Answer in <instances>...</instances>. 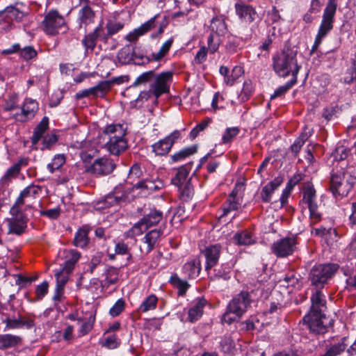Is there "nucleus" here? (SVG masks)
Masks as SVG:
<instances>
[{
    "instance_id": "obj_1",
    "label": "nucleus",
    "mask_w": 356,
    "mask_h": 356,
    "mask_svg": "<svg viewBox=\"0 0 356 356\" xmlns=\"http://www.w3.org/2000/svg\"><path fill=\"white\" fill-rule=\"evenodd\" d=\"M311 307L303 318L302 321L307 324L310 331L316 334H323L327 331V326L324 324L327 302L325 296L320 290L316 289L310 298Z\"/></svg>"
},
{
    "instance_id": "obj_2",
    "label": "nucleus",
    "mask_w": 356,
    "mask_h": 356,
    "mask_svg": "<svg viewBox=\"0 0 356 356\" xmlns=\"http://www.w3.org/2000/svg\"><path fill=\"white\" fill-rule=\"evenodd\" d=\"M300 67L296 54L292 51L283 50L273 57V68L279 76L285 78L291 74L292 78L298 79Z\"/></svg>"
},
{
    "instance_id": "obj_3",
    "label": "nucleus",
    "mask_w": 356,
    "mask_h": 356,
    "mask_svg": "<svg viewBox=\"0 0 356 356\" xmlns=\"http://www.w3.org/2000/svg\"><path fill=\"white\" fill-rule=\"evenodd\" d=\"M104 132L108 136V140L106 145L111 154L118 156L127 149L128 145L124 138L126 133L123 125L109 124L105 128Z\"/></svg>"
},
{
    "instance_id": "obj_4",
    "label": "nucleus",
    "mask_w": 356,
    "mask_h": 356,
    "mask_svg": "<svg viewBox=\"0 0 356 356\" xmlns=\"http://www.w3.org/2000/svg\"><path fill=\"white\" fill-rule=\"evenodd\" d=\"M356 182V177L343 172H333L330 179V191L335 198L347 196Z\"/></svg>"
},
{
    "instance_id": "obj_5",
    "label": "nucleus",
    "mask_w": 356,
    "mask_h": 356,
    "mask_svg": "<svg viewBox=\"0 0 356 356\" xmlns=\"http://www.w3.org/2000/svg\"><path fill=\"white\" fill-rule=\"evenodd\" d=\"M159 17V15H155L153 17L150 18L148 21L141 24L138 28L134 29L132 32L129 33L127 35V40L133 42L136 40L140 36L143 35L146 33L153 29H156V31L152 33L150 38L152 39L159 38L164 31L165 24L159 23L156 19Z\"/></svg>"
},
{
    "instance_id": "obj_6",
    "label": "nucleus",
    "mask_w": 356,
    "mask_h": 356,
    "mask_svg": "<svg viewBox=\"0 0 356 356\" xmlns=\"http://www.w3.org/2000/svg\"><path fill=\"white\" fill-rule=\"evenodd\" d=\"M337 270L338 265L334 264L315 265L310 272V279L312 285L316 288H323Z\"/></svg>"
},
{
    "instance_id": "obj_7",
    "label": "nucleus",
    "mask_w": 356,
    "mask_h": 356,
    "mask_svg": "<svg viewBox=\"0 0 356 356\" xmlns=\"http://www.w3.org/2000/svg\"><path fill=\"white\" fill-rule=\"evenodd\" d=\"M19 109L11 114L10 118L17 122L25 123L35 118L39 111V103L36 99L26 97L20 104Z\"/></svg>"
},
{
    "instance_id": "obj_8",
    "label": "nucleus",
    "mask_w": 356,
    "mask_h": 356,
    "mask_svg": "<svg viewBox=\"0 0 356 356\" xmlns=\"http://www.w3.org/2000/svg\"><path fill=\"white\" fill-rule=\"evenodd\" d=\"M42 25L47 35H56L66 26V22L64 17L57 10L51 9L44 15Z\"/></svg>"
},
{
    "instance_id": "obj_9",
    "label": "nucleus",
    "mask_w": 356,
    "mask_h": 356,
    "mask_svg": "<svg viewBox=\"0 0 356 356\" xmlns=\"http://www.w3.org/2000/svg\"><path fill=\"white\" fill-rule=\"evenodd\" d=\"M173 72L171 71L162 72L156 74L153 82L149 85L151 91H153V96L155 102L163 94L170 92V85L172 83Z\"/></svg>"
},
{
    "instance_id": "obj_10",
    "label": "nucleus",
    "mask_w": 356,
    "mask_h": 356,
    "mask_svg": "<svg viewBox=\"0 0 356 356\" xmlns=\"http://www.w3.org/2000/svg\"><path fill=\"white\" fill-rule=\"evenodd\" d=\"M337 8V0L327 1L316 35L324 39L328 33L332 31L333 29Z\"/></svg>"
},
{
    "instance_id": "obj_11",
    "label": "nucleus",
    "mask_w": 356,
    "mask_h": 356,
    "mask_svg": "<svg viewBox=\"0 0 356 356\" xmlns=\"http://www.w3.org/2000/svg\"><path fill=\"white\" fill-rule=\"evenodd\" d=\"M252 302L251 295L248 291H241L229 302L227 307L233 315L241 317L248 310Z\"/></svg>"
},
{
    "instance_id": "obj_12",
    "label": "nucleus",
    "mask_w": 356,
    "mask_h": 356,
    "mask_svg": "<svg viewBox=\"0 0 356 356\" xmlns=\"http://www.w3.org/2000/svg\"><path fill=\"white\" fill-rule=\"evenodd\" d=\"M163 218V213L156 209H150L149 213H145L143 217L131 228L134 235L138 236L151 227L157 225Z\"/></svg>"
},
{
    "instance_id": "obj_13",
    "label": "nucleus",
    "mask_w": 356,
    "mask_h": 356,
    "mask_svg": "<svg viewBox=\"0 0 356 356\" xmlns=\"http://www.w3.org/2000/svg\"><path fill=\"white\" fill-rule=\"evenodd\" d=\"M31 207H32L30 204L25 205L24 211L22 210V208L17 207V213H12L11 209H10V214L12 217L7 219L9 234L21 235L25 232L27 220L23 212L27 211Z\"/></svg>"
},
{
    "instance_id": "obj_14",
    "label": "nucleus",
    "mask_w": 356,
    "mask_h": 356,
    "mask_svg": "<svg viewBox=\"0 0 356 356\" xmlns=\"http://www.w3.org/2000/svg\"><path fill=\"white\" fill-rule=\"evenodd\" d=\"M115 168L114 161L110 158L104 156L95 159L92 164L86 166V172L95 176H102L111 173Z\"/></svg>"
},
{
    "instance_id": "obj_15",
    "label": "nucleus",
    "mask_w": 356,
    "mask_h": 356,
    "mask_svg": "<svg viewBox=\"0 0 356 356\" xmlns=\"http://www.w3.org/2000/svg\"><path fill=\"white\" fill-rule=\"evenodd\" d=\"M181 138V131L175 130L164 138L159 140L152 145V152L157 156L166 155L174 143Z\"/></svg>"
},
{
    "instance_id": "obj_16",
    "label": "nucleus",
    "mask_w": 356,
    "mask_h": 356,
    "mask_svg": "<svg viewBox=\"0 0 356 356\" xmlns=\"http://www.w3.org/2000/svg\"><path fill=\"white\" fill-rule=\"evenodd\" d=\"M42 188L38 185L31 184L24 188L11 207V212L17 213V207L22 208L28 202V199H35L41 193Z\"/></svg>"
},
{
    "instance_id": "obj_17",
    "label": "nucleus",
    "mask_w": 356,
    "mask_h": 356,
    "mask_svg": "<svg viewBox=\"0 0 356 356\" xmlns=\"http://www.w3.org/2000/svg\"><path fill=\"white\" fill-rule=\"evenodd\" d=\"M296 245L295 238L286 237L275 241L271 246V251L277 257H285L293 252Z\"/></svg>"
},
{
    "instance_id": "obj_18",
    "label": "nucleus",
    "mask_w": 356,
    "mask_h": 356,
    "mask_svg": "<svg viewBox=\"0 0 356 356\" xmlns=\"http://www.w3.org/2000/svg\"><path fill=\"white\" fill-rule=\"evenodd\" d=\"M237 17L241 22L250 24L259 18V15L254 7L245 2H237L234 5Z\"/></svg>"
},
{
    "instance_id": "obj_19",
    "label": "nucleus",
    "mask_w": 356,
    "mask_h": 356,
    "mask_svg": "<svg viewBox=\"0 0 356 356\" xmlns=\"http://www.w3.org/2000/svg\"><path fill=\"white\" fill-rule=\"evenodd\" d=\"M111 89V82L102 81L99 82L94 87L84 89L79 91L75 95L76 99H81L84 97H104Z\"/></svg>"
},
{
    "instance_id": "obj_20",
    "label": "nucleus",
    "mask_w": 356,
    "mask_h": 356,
    "mask_svg": "<svg viewBox=\"0 0 356 356\" xmlns=\"http://www.w3.org/2000/svg\"><path fill=\"white\" fill-rule=\"evenodd\" d=\"M104 34V29L103 26L100 24L93 31L86 34L81 40V44L84 47V54L87 55L88 53H92L97 45L98 39H101Z\"/></svg>"
},
{
    "instance_id": "obj_21",
    "label": "nucleus",
    "mask_w": 356,
    "mask_h": 356,
    "mask_svg": "<svg viewBox=\"0 0 356 356\" xmlns=\"http://www.w3.org/2000/svg\"><path fill=\"white\" fill-rule=\"evenodd\" d=\"M242 198L238 196L236 188H234L228 196L227 199L222 206V213L219 216V220L225 222V218L232 211H236L241 207Z\"/></svg>"
},
{
    "instance_id": "obj_22",
    "label": "nucleus",
    "mask_w": 356,
    "mask_h": 356,
    "mask_svg": "<svg viewBox=\"0 0 356 356\" xmlns=\"http://www.w3.org/2000/svg\"><path fill=\"white\" fill-rule=\"evenodd\" d=\"M128 199V193L122 185L116 186L113 191L105 196L103 204L105 207H111L125 202Z\"/></svg>"
},
{
    "instance_id": "obj_23",
    "label": "nucleus",
    "mask_w": 356,
    "mask_h": 356,
    "mask_svg": "<svg viewBox=\"0 0 356 356\" xmlns=\"http://www.w3.org/2000/svg\"><path fill=\"white\" fill-rule=\"evenodd\" d=\"M222 247L220 244L206 247L201 252L205 257V270L209 272L218 262Z\"/></svg>"
},
{
    "instance_id": "obj_24",
    "label": "nucleus",
    "mask_w": 356,
    "mask_h": 356,
    "mask_svg": "<svg viewBox=\"0 0 356 356\" xmlns=\"http://www.w3.org/2000/svg\"><path fill=\"white\" fill-rule=\"evenodd\" d=\"M302 198L299 202L302 209L314 208L317 204L316 190L312 183H306L302 191Z\"/></svg>"
},
{
    "instance_id": "obj_25",
    "label": "nucleus",
    "mask_w": 356,
    "mask_h": 356,
    "mask_svg": "<svg viewBox=\"0 0 356 356\" xmlns=\"http://www.w3.org/2000/svg\"><path fill=\"white\" fill-rule=\"evenodd\" d=\"M207 304V301L203 297L193 300L188 310V321L191 323L197 321L202 317Z\"/></svg>"
},
{
    "instance_id": "obj_26",
    "label": "nucleus",
    "mask_w": 356,
    "mask_h": 356,
    "mask_svg": "<svg viewBox=\"0 0 356 356\" xmlns=\"http://www.w3.org/2000/svg\"><path fill=\"white\" fill-rule=\"evenodd\" d=\"M86 4L79 10L77 16V23L79 29H83L85 31L87 27L93 24L95 18V13L88 3Z\"/></svg>"
},
{
    "instance_id": "obj_27",
    "label": "nucleus",
    "mask_w": 356,
    "mask_h": 356,
    "mask_svg": "<svg viewBox=\"0 0 356 356\" xmlns=\"http://www.w3.org/2000/svg\"><path fill=\"white\" fill-rule=\"evenodd\" d=\"M60 254L64 259L63 264L60 267L63 268L67 272H72L80 259L81 254L73 249H65Z\"/></svg>"
},
{
    "instance_id": "obj_28",
    "label": "nucleus",
    "mask_w": 356,
    "mask_h": 356,
    "mask_svg": "<svg viewBox=\"0 0 356 356\" xmlns=\"http://www.w3.org/2000/svg\"><path fill=\"white\" fill-rule=\"evenodd\" d=\"M0 13L3 15V20L6 21L8 23L7 30H10L12 28V24L10 21L15 20L19 22L22 21L25 16L23 11L13 6H7L4 10H1Z\"/></svg>"
},
{
    "instance_id": "obj_29",
    "label": "nucleus",
    "mask_w": 356,
    "mask_h": 356,
    "mask_svg": "<svg viewBox=\"0 0 356 356\" xmlns=\"http://www.w3.org/2000/svg\"><path fill=\"white\" fill-rule=\"evenodd\" d=\"M201 261L199 258L192 259L186 262L181 268V273L185 278L195 279L200 273Z\"/></svg>"
},
{
    "instance_id": "obj_30",
    "label": "nucleus",
    "mask_w": 356,
    "mask_h": 356,
    "mask_svg": "<svg viewBox=\"0 0 356 356\" xmlns=\"http://www.w3.org/2000/svg\"><path fill=\"white\" fill-rule=\"evenodd\" d=\"M3 323L6 324L4 331L9 330L21 329L26 327V329H31L34 326V321L31 319H26L22 317L18 318H6L3 321Z\"/></svg>"
},
{
    "instance_id": "obj_31",
    "label": "nucleus",
    "mask_w": 356,
    "mask_h": 356,
    "mask_svg": "<svg viewBox=\"0 0 356 356\" xmlns=\"http://www.w3.org/2000/svg\"><path fill=\"white\" fill-rule=\"evenodd\" d=\"M191 163H187L179 168L174 177L171 179V183L177 187L186 184L188 182H191V179L188 178V175L191 171Z\"/></svg>"
},
{
    "instance_id": "obj_32",
    "label": "nucleus",
    "mask_w": 356,
    "mask_h": 356,
    "mask_svg": "<svg viewBox=\"0 0 356 356\" xmlns=\"http://www.w3.org/2000/svg\"><path fill=\"white\" fill-rule=\"evenodd\" d=\"M162 234L163 231L161 229H154L148 232L145 235L142 241L147 245L146 254L149 253L155 248Z\"/></svg>"
},
{
    "instance_id": "obj_33",
    "label": "nucleus",
    "mask_w": 356,
    "mask_h": 356,
    "mask_svg": "<svg viewBox=\"0 0 356 356\" xmlns=\"http://www.w3.org/2000/svg\"><path fill=\"white\" fill-rule=\"evenodd\" d=\"M197 151V146L195 145L184 147L170 156V163H175L181 162L191 156L195 154Z\"/></svg>"
},
{
    "instance_id": "obj_34",
    "label": "nucleus",
    "mask_w": 356,
    "mask_h": 356,
    "mask_svg": "<svg viewBox=\"0 0 356 356\" xmlns=\"http://www.w3.org/2000/svg\"><path fill=\"white\" fill-rule=\"evenodd\" d=\"M19 96L16 92L8 93L3 99L1 107L4 111H13L19 108Z\"/></svg>"
},
{
    "instance_id": "obj_35",
    "label": "nucleus",
    "mask_w": 356,
    "mask_h": 356,
    "mask_svg": "<svg viewBox=\"0 0 356 356\" xmlns=\"http://www.w3.org/2000/svg\"><path fill=\"white\" fill-rule=\"evenodd\" d=\"M209 30L210 34H214L218 36L224 35L227 31V24L223 18L221 17H213L211 20Z\"/></svg>"
},
{
    "instance_id": "obj_36",
    "label": "nucleus",
    "mask_w": 356,
    "mask_h": 356,
    "mask_svg": "<svg viewBox=\"0 0 356 356\" xmlns=\"http://www.w3.org/2000/svg\"><path fill=\"white\" fill-rule=\"evenodd\" d=\"M233 240L238 245H250L255 243L252 234L246 229L236 232L233 236Z\"/></svg>"
},
{
    "instance_id": "obj_37",
    "label": "nucleus",
    "mask_w": 356,
    "mask_h": 356,
    "mask_svg": "<svg viewBox=\"0 0 356 356\" xmlns=\"http://www.w3.org/2000/svg\"><path fill=\"white\" fill-rule=\"evenodd\" d=\"M169 282L178 290L177 293L179 296H184L190 287L188 282L181 279L177 273H174L170 276Z\"/></svg>"
},
{
    "instance_id": "obj_38",
    "label": "nucleus",
    "mask_w": 356,
    "mask_h": 356,
    "mask_svg": "<svg viewBox=\"0 0 356 356\" xmlns=\"http://www.w3.org/2000/svg\"><path fill=\"white\" fill-rule=\"evenodd\" d=\"M49 128V118L44 116L39 124L34 129L31 136V141L33 144H36L43 137L44 133Z\"/></svg>"
},
{
    "instance_id": "obj_39",
    "label": "nucleus",
    "mask_w": 356,
    "mask_h": 356,
    "mask_svg": "<svg viewBox=\"0 0 356 356\" xmlns=\"http://www.w3.org/2000/svg\"><path fill=\"white\" fill-rule=\"evenodd\" d=\"M22 339L19 336L10 334H0V349H7L19 344Z\"/></svg>"
},
{
    "instance_id": "obj_40",
    "label": "nucleus",
    "mask_w": 356,
    "mask_h": 356,
    "mask_svg": "<svg viewBox=\"0 0 356 356\" xmlns=\"http://www.w3.org/2000/svg\"><path fill=\"white\" fill-rule=\"evenodd\" d=\"M158 300V298L154 294L147 296L139 305L138 311L139 312L146 313L155 309L157 306Z\"/></svg>"
},
{
    "instance_id": "obj_41",
    "label": "nucleus",
    "mask_w": 356,
    "mask_h": 356,
    "mask_svg": "<svg viewBox=\"0 0 356 356\" xmlns=\"http://www.w3.org/2000/svg\"><path fill=\"white\" fill-rule=\"evenodd\" d=\"M242 42V38L232 35L228 36L225 45L226 53L228 54L237 53L241 49Z\"/></svg>"
},
{
    "instance_id": "obj_42",
    "label": "nucleus",
    "mask_w": 356,
    "mask_h": 356,
    "mask_svg": "<svg viewBox=\"0 0 356 356\" xmlns=\"http://www.w3.org/2000/svg\"><path fill=\"white\" fill-rule=\"evenodd\" d=\"M88 232L89 229L87 227L79 229L74 235V245L81 248H85L89 243Z\"/></svg>"
},
{
    "instance_id": "obj_43",
    "label": "nucleus",
    "mask_w": 356,
    "mask_h": 356,
    "mask_svg": "<svg viewBox=\"0 0 356 356\" xmlns=\"http://www.w3.org/2000/svg\"><path fill=\"white\" fill-rule=\"evenodd\" d=\"M100 344L108 349H115L121 344V340L115 334H104L100 340Z\"/></svg>"
},
{
    "instance_id": "obj_44",
    "label": "nucleus",
    "mask_w": 356,
    "mask_h": 356,
    "mask_svg": "<svg viewBox=\"0 0 356 356\" xmlns=\"http://www.w3.org/2000/svg\"><path fill=\"white\" fill-rule=\"evenodd\" d=\"M173 38L167 40L160 47L158 52L152 53V59L156 62H160L168 54L173 43Z\"/></svg>"
},
{
    "instance_id": "obj_45",
    "label": "nucleus",
    "mask_w": 356,
    "mask_h": 356,
    "mask_svg": "<svg viewBox=\"0 0 356 356\" xmlns=\"http://www.w3.org/2000/svg\"><path fill=\"white\" fill-rule=\"evenodd\" d=\"M66 161L65 156L63 154H56L52 159L51 163L47 165V170L50 173L53 174L56 170H59L65 164Z\"/></svg>"
},
{
    "instance_id": "obj_46",
    "label": "nucleus",
    "mask_w": 356,
    "mask_h": 356,
    "mask_svg": "<svg viewBox=\"0 0 356 356\" xmlns=\"http://www.w3.org/2000/svg\"><path fill=\"white\" fill-rule=\"evenodd\" d=\"M346 337H342L339 342L330 345L327 350L326 353L329 356H338L341 354L347 347L346 343Z\"/></svg>"
},
{
    "instance_id": "obj_47",
    "label": "nucleus",
    "mask_w": 356,
    "mask_h": 356,
    "mask_svg": "<svg viewBox=\"0 0 356 356\" xmlns=\"http://www.w3.org/2000/svg\"><path fill=\"white\" fill-rule=\"evenodd\" d=\"M310 136V134H308L305 131L302 132L300 136L295 140L293 143L290 146V150L295 156L298 155L302 147L308 140Z\"/></svg>"
},
{
    "instance_id": "obj_48",
    "label": "nucleus",
    "mask_w": 356,
    "mask_h": 356,
    "mask_svg": "<svg viewBox=\"0 0 356 356\" xmlns=\"http://www.w3.org/2000/svg\"><path fill=\"white\" fill-rule=\"evenodd\" d=\"M179 193V197L184 202H188L192 199L194 195V188L191 182L177 187Z\"/></svg>"
},
{
    "instance_id": "obj_49",
    "label": "nucleus",
    "mask_w": 356,
    "mask_h": 356,
    "mask_svg": "<svg viewBox=\"0 0 356 356\" xmlns=\"http://www.w3.org/2000/svg\"><path fill=\"white\" fill-rule=\"evenodd\" d=\"M253 92L252 83L250 80H245L243 82V88L238 95L239 102H244L248 101Z\"/></svg>"
},
{
    "instance_id": "obj_50",
    "label": "nucleus",
    "mask_w": 356,
    "mask_h": 356,
    "mask_svg": "<svg viewBox=\"0 0 356 356\" xmlns=\"http://www.w3.org/2000/svg\"><path fill=\"white\" fill-rule=\"evenodd\" d=\"M232 267L233 264H229V263L222 264L219 268L214 269V276L224 280H227L230 278L229 274Z\"/></svg>"
},
{
    "instance_id": "obj_51",
    "label": "nucleus",
    "mask_w": 356,
    "mask_h": 356,
    "mask_svg": "<svg viewBox=\"0 0 356 356\" xmlns=\"http://www.w3.org/2000/svg\"><path fill=\"white\" fill-rule=\"evenodd\" d=\"M156 73L154 70H149L140 74L134 81L132 86L136 87L140 85L145 84L151 81L153 82Z\"/></svg>"
},
{
    "instance_id": "obj_52",
    "label": "nucleus",
    "mask_w": 356,
    "mask_h": 356,
    "mask_svg": "<svg viewBox=\"0 0 356 356\" xmlns=\"http://www.w3.org/2000/svg\"><path fill=\"white\" fill-rule=\"evenodd\" d=\"M288 307V303L286 302H279L278 300H272L270 302L269 307L266 313L270 314H280L283 310Z\"/></svg>"
},
{
    "instance_id": "obj_53",
    "label": "nucleus",
    "mask_w": 356,
    "mask_h": 356,
    "mask_svg": "<svg viewBox=\"0 0 356 356\" xmlns=\"http://www.w3.org/2000/svg\"><path fill=\"white\" fill-rule=\"evenodd\" d=\"M284 19L280 15V10L275 7L273 6L270 10L267 12L266 22L269 24H280Z\"/></svg>"
},
{
    "instance_id": "obj_54",
    "label": "nucleus",
    "mask_w": 356,
    "mask_h": 356,
    "mask_svg": "<svg viewBox=\"0 0 356 356\" xmlns=\"http://www.w3.org/2000/svg\"><path fill=\"white\" fill-rule=\"evenodd\" d=\"M298 79L296 77L291 78V80L287 81L284 85L279 86L275 89L274 93L271 95L270 99H275L276 97L282 96L287 91H289L294 85L297 83Z\"/></svg>"
},
{
    "instance_id": "obj_55",
    "label": "nucleus",
    "mask_w": 356,
    "mask_h": 356,
    "mask_svg": "<svg viewBox=\"0 0 356 356\" xmlns=\"http://www.w3.org/2000/svg\"><path fill=\"white\" fill-rule=\"evenodd\" d=\"M221 43V39L220 36L216 35L209 34L207 38V50L209 54H214L219 49Z\"/></svg>"
},
{
    "instance_id": "obj_56",
    "label": "nucleus",
    "mask_w": 356,
    "mask_h": 356,
    "mask_svg": "<svg viewBox=\"0 0 356 356\" xmlns=\"http://www.w3.org/2000/svg\"><path fill=\"white\" fill-rule=\"evenodd\" d=\"M37 56V51L31 45L25 46L23 48L21 47L19 51V57L26 62L35 58Z\"/></svg>"
},
{
    "instance_id": "obj_57",
    "label": "nucleus",
    "mask_w": 356,
    "mask_h": 356,
    "mask_svg": "<svg viewBox=\"0 0 356 356\" xmlns=\"http://www.w3.org/2000/svg\"><path fill=\"white\" fill-rule=\"evenodd\" d=\"M350 149L343 145H338L332 153L334 161H340L345 160L349 155Z\"/></svg>"
},
{
    "instance_id": "obj_58",
    "label": "nucleus",
    "mask_w": 356,
    "mask_h": 356,
    "mask_svg": "<svg viewBox=\"0 0 356 356\" xmlns=\"http://www.w3.org/2000/svg\"><path fill=\"white\" fill-rule=\"evenodd\" d=\"M239 131V129L236 127L227 128L222 134L221 144L231 143Z\"/></svg>"
},
{
    "instance_id": "obj_59",
    "label": "nucleus",
    "mask_w": 356,
    "mask_h": 356,
    "mask_svg": "<svg viewBox=\"0 0 356 356\" xmlns=\"http://www.w3.org/2000/svg\"><path fill=\"white\" fill-rule=\"evenodd\" d=\"M72 272H67L63 268L60 267L55 270V277L56 279V286L64 287L67 282L69 275Z\"/></svg>"
},
{
    "instance_id": "obj_60",
    "label": "nucleus",
    "mask_w": 356,
    "mask_h": 356,
    "mask_svg": "<svg viewBox=\"0 0 356 356\" xmlns=\"http://www.w3.org/2000/svg\"><path fill=\"white\" fill-rule=\"evenodd\" d=\"M119 270L117 268L109 266L105 273V284L111 285L116 283L118 280Z\"/></svg>"
},
{
    "instance_id": "obj_61",
    "label": "nucleus",
    "mask_w": 356,
    "mask_h": 356,
    "mask_svg": "<svg viewBox=\"0 0 356 356\" xmlns=\"http://www.w3.org/2000/svg\"><path fill=\"white\" fill-rule=\"evenodd\" d=\"M19 173L20 170L19 168L13 164L5 172L1 178V181L2 183H8L12 179L17 178Z\"/></svg>"
},
{
    "instance_id": "obj_62",
    "label": "nucleus",
    "mask_w": 356,
    "mask_h": 356,
    "mask_svg": "<svg viewBox=\"0 0 356 356\" xmlns=\"http://www.w3.org/2000/svg\"><path fill=\"white\" fill-rule=\"evenodd\" d=\"M132 61L135 65H145L152 62H156L152 59V54L148 56H145L142 54L133 53Z\"/></svg>"
},
{
    "instance_id": "obj_63",
    "label": "nucleus",
    "mask_w": 356,
    "mask_h": 356,
    "mask_svg": "<svg viewBox=\"0 0 356 356\" xmlns=\"http://www.w3.org/2000/svg\"><path fill=\"white\" fill-rule=\"evenodd\" d=\"M222 350L225 353H230L235 348V343L229 335H225L220 342Z\"/></svg>"
},
{
    "instance_id": "obj_64",
    "label": "nucleus",
    "mask_w": 356,
    "mask_h": 356,
    "mask_svg": "<svg viewBox=\"0 0 356 356\" xmlns=\"http://www.w3.org/2000/svg\"><path fill=\"white\" fill-rule=\"evenodd\" d=\"M117 58L122 65L129 64L132 60V54H130L128 48H122L118 51Z\"/></svg>"
}]
</instances>
